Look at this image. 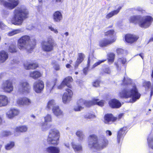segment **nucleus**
<instances>
[{"label":"nucleus","mask_w":153,"mask_h":153,"mask_svg":"<svg viewBox=\"0 0 153 153\" xmlns=\"http://www.w3.org/2000/svg\"><path fill=\"white\" fill-rule=\"evenodd\" d=\"M130 79L127 76H124L123 81V84L127 86L119 93V96L121 98H127L132 97L129 102H134L139 99L140 97L136 85L131 83Z\"/></svg>","instance_id":"f257e3e1"},{"label":"nucleus","mask_w":153,"mask_h":153,"mask_svg":"<svg viewBox=\"0 0 153 153\" xmlns=\"http://www.w3.org/2000/svg\"><path fill=\"white\" fill-rule=\"evenodd\" d=\"M108 140L103 135L98 137L94 134L90 135L88 137V146L91 148H93L98 151H100L106 147L108 144Z\"/></svg>","instance_id":"f03ea898"},{"label":"nucleus","mask_w":153,"mask_h":153,"mask_svg":"<svg viewBox=\"0 0 153 153\" xmlns=\"http://www.w3.org/2000/svg\"><path fill=\"white\" fill-rule=\"evenodd\" d=\"M29 16V12L27 9L17 7L14 10L12 23L15 25H21L24 20L28 18Z\"/></svg>","instance_id":"7ed1b4c3"},{"label":"nucleus","mask_w":153,"mask_h":153,"mask_svg":"<svg viewBox=\"0 0 153 153\" xmlns=\"http://www.w3.org/2000/svg\"><path fill=\"white\" fill-rule=\"evenodd\" d=\"M30 40V37L28 36L25 35L22 36L18 41V46L20 49H25L27 52L31 53L35 48L36 45V39H33L28 44L27 42Z\"/></svg>","instance_id":"20e7f679"},{"label":"nucleus","mask_w":153,"mask_h":153,"mask_svg":"<svg viewBox=\"0 0 153 153\" xmlns=\"http://www.w3.org/2000/svg\"><path fill=\"white\" fill-rule=\"evenodd\" d=\"M130 23L138 25L141 27L147 28L152 24L153 18L151 16H146L142 17L140 15H133L131 16L129 19Z\"/></svg>","instance_id":"39448f33"},{"label":"nucleus","mask_w":153,"mask_h":153,"mask_svg":"<svg viewBox=\"0 0 153 153\" xmlns=\"http://www.w3.org/2000/svg\"><path fill=\"white\" fill-rule=\"evenodd\" d=\"M54 40L51 37H48L46 41H42L41 43V47L42 50L45 52H49L53 50L56 45Z\"/></svg>","instance_id":"423d86ee"},{"label":"nucleus","mask_w":153,"mask_h":153,"mask_svg":"<svg viewBox=\"0 0 153 153\" xmlns=\"http://www.w3.org/2000/svg\"><path fill=\"white\" fill-rule=\"evenodd\" d=\"M59 133L57 129L51 130L49 133L47 141L49 144L57 145L59 142Z\"/></svg>","instance_id":"0eeeda50"},{"label":"nucleus","mask_w":153,"mask_h":153,"mask_svg":"<svg viewBox=\"0 0 153 153\" xmlns=\"http://www.w3.org/2000/svg\"><path fill=\"white\" fill-rule=\"evenodd\" d=\"M44 88V84L42 80L36 81L33 84V90L37 93H41L43 91Z\"/></svg>","instance_id":"6e6552de"},{"label":"nucleus","mask_w":153,"mask_h":153,"mask_svg":"<svg viewBox=\"0 0 153 153\" xmlns=\"http://www.w3.org/2000/svg\"><path fill=\"white\" fill-rule=\"evenodd\" d=\"M31 100L26 97H19L17 99L16 102L13 104L19 106H28L31 103Z\"/></svg>","instance_id":"1a4fd4ad"},{"label":"nucleus","mask_w":153,"mask_h":153,"mask_svg":"<svg viewBox=\"0 0 153 153\" xmlns=\"http://www.w3.org/2000/svg\"><path fill=\"white\" fill-rule=\"evenodd\" d=\"M139 38V37L138 35L135 34H127L125 36V41L131 44L136 42Z\"/></svg>","instance_id":"9d476101"},{"label":"nucleus","mask_w":153,"mask_h":153,"mask_svg":"<svg viewBox=\"0 0 153 153\" xmlns=\"http://www.w3.org/2000/svg\"><path fill=\"white\" fill-rule=\"evenodd\" d=\"M30 86L27 82H21L19 85V91L23 94H27L30 92Z\"/></svg>","instance_id":"9b49d317"},{"label":"nucleus","mask_w":153,"mask_h":153,"mask_svg":"<svg viewBox=\"0 0 153 153\" xmlns=\"http://www.w3.org/2000/svg\"><path fill=\"white\" fill-rule=\"evenodd\" d=\"M65 90L66 92L64 94L62 97L63 102L65 104L68 103L71 100L73 94L71 89L67 88Z\"/></svg>","instance_id":"f8f14e48"},{"label":"nucleus","mask_w":153,"mask_h":153,"mask_svg":"<svg viewBox=\"0 0 153 153\" xmlns=\"http://www.w3.org/2000/svg\"><path fill=\"white\" fill-rule=\"evenodd\" d=\"M73 80L71 77L68 76L66 77L63 80L60 85L58 86V89H62L65 86H67L69 88H71L72 87L70 83L73 81Z\"/></svg>","instance_id":"ddd939ff"},{"label":"nucleus","mask_w":153,"mask_h":153,"mask_svg":"<svg viewBox=\"0 0 153 153\" xmlns=\"http://www.w3.org/2000/svg\"><path fill=\"white\" fill-rule=\"evenodd\" d=\"M116 40V39L115 38L111 39L104 38L99 41V45L101 47H106L114 42Z\"/></svg>","instance_id":"4468645a"},{"label":"nucleus","mask_w":153,"mask_h":153,"mask_svg":"<svg viewBox=\"0 0 153 153\" xmlns=\"http://www.w3.org/2000/svg\"><path fill=\"white\" fill-rule=\"evenodd\" d=\"M53 21L55 22H59L63 19V16L61 12L59 11H55L52 15Z\"/></svg>","instance_id":"2eb2a0df"},{"label":"nucleus","mask_w":153,"mask_h":153,"mask_svg":"<svg viewBox=\"0 0 153 153\" xmlns=\"http://www.w3.org/2000/svg\"><path fill=\"white\" fill-rule=\"evenodd\" d=\"M109 106L112 108H119L121 105V102L116 99H112L109 102Z\"/></svg>","instance_id":"dca6fc26"},{"label":"nucleus","mask_w":153,"mask_h":153,"mask_svg":"<svg viewBox=\"0 0 153 153\" xmlns=\"http://www.w3.org/2000/svg\"><path fill=\"white\" fill-rule=\"evenodd\" d=\"M56 79H55L53 81H47L46 86V89L48 91L51 92L54 86L56 85Z\"/></svg>","instance_id":"f3484780"},{"label":"nucleus","mask_w":153,"mask_h":153,"mask_svg":"<svg viewBox=\"0 0 153 153\" xmlns=\"http://www.w3.org/2000/svg\"><path fill=\"white\" fill-rule=\"evenodd\" d=\"M1 88L6 92H10V80H4L1 86Z\"/></svg>","instance_id":"a211bd4d"},{"label":"nucleus","mask_w":153,"mask_h":153,"mask_svg":"<svg viewBox=\"0 0 153 153\" xmlns=\"http://www.w3.org/2000/svg\"><path fill=\"white\" fill-rule=\"evenodd\" d=\"M126 130L127 128L124 127L121 128L118 131L117 135V140L118 143H120V140L126 133Z\"/></svg>","instance_id":"6ab92c4d"},{"label":"nucleus","mask_w":153,"mask_h":153,"mask_svg":"<svg viewBox=\"0 0 153 153\" xmlns=\"http://www.w3.org/2000/svg\"><path fill=\"white\" fill-rule=\"evenodd\" d=\"M117 118L113 117L112 114H107L105 115L104 117V122L105 123H109L111 121L116 120Z\"/></svg>","instance_id":"aec40b11"},{"label":"nucleus","mask_w":153,"mask_h":153,"mask_svg":"<svg viewBox=\"0 0 153 153\" xmlns=\"http://www.w3.org/2000/svg\"><path fill=\"white\" fill-rule=\"evenodd\" d=\"M92 102L91 101H86L82 99H80L77 101V105H84L87 107H89L90 105L92 104Z\"/></svg>","instance_id":"412c9836"},{"label":"nucleus","mask_w":153,"mask_h":153,"mask_svg":"<svg viewBox=\"0 0 153 153\" xmlns=\"http://www.w3.org/2000/svg\"><path fill=\"white\" fill-rule=\"evenodd\" d=\"M8 58L7 53L4 50L0 51V63L4 62Z\"/></svg>","instance_id":"4be33fe9"},{"label":"nucleus","mask_w":153,"mask_h":153,"mask_svg":"<svg viewBox=\"0 0 153 153\" xmlns=\"http://www.w3.org/2000/svg\"><path fill=\"white\" fill-rule=\"evenodd\" d=\"M45 151L48 153H59L60 149L57 147L50 146L47 148Z\"/></svg>","instance_id":"5701e85b"},{"label":"nucleus","mask_w":153,"mask_h":153,"mask_svg":"<svg viewBox=\"0 0 153 153\" xmlns=\"http://www.w3.org/2000/svg\"><path fill=\"white\" fill-rule=\"evenodd\" d=\"M8 103L7 97L4 95H0V107L6 106Z\"/></svg>","instance_id":"b1692460"},{"label":"nucleus","mask_w":153,"mask_h":153,"mask_svg":"<svg viewBox=\"0 0 153 153\" xmlns=\"http://www.w3.org/2000/svg\"><path fill=\"white\" fill-rule=\"evenodd\" d=\"M143 84V86L145 88L146 90H150V96H152L153 95V84L151 85L150 82L149 81H144Z\"/></svg>","instance_id":"393cba45"},{"label":"nucleus","mask_w":153,"mask_h":153,"mask_svg":"<svg viewBox=\"0 0 153 153\" xmlns=\"http://www.w3.org/2000/svg\"><path fill=\"white\" fill-rule=\"evenodd\" d=\"M52 110L54 114L57 117H62L63 115V111L60 109L58 105L56 106Z\"/></svg>","instance_id":"a878e982"},{"label":"nucleus","mask_w":153,"mask_h":153,"mask_svg":"<svg viewBox=\"0 0 153 153\" xmlns=\"http://www.w3.org/2000/svg\"><path fill=\"white\" fill-rule=\"evenodd\" d=\"M122 7L120 6L117 9L111 11L105 17L107 19H109L113 16L117 15L121 9Z\"/></svg>","instance_id":"bb28decb"},{"label":"nucleus","mask_w":153,"mask_h":153,"mask_svg":"<svg viewBox=\"0 0 153 153\" xmlns=\"http://www.w3.org/2000/svg\"><path fill=\"white\" fill-rule=\"evenodd\" d=\"M58 105L56 104V101L52 99L48 101L46 108L47 109L50 110L52 109L53 110L54 108Z\"/></svg>","instance_id":"cd10ccee"},{"label":"nucleus","mask_w":153,"mask_h":153,"mask_svg":"<svg viewBox=\"0 0 153 153\" xmlns=\"http://www.w3.org/2000/svg\"><path fill=\"white\" fill-rule=\"evenodd\" d=\"M85 57V56L83 53H79L78 57L75 63V67H78L83 61Z\"/></svg>","instance_id":"c85d7f7f"},{"label":"nucleus","mask_w":153,"mask_h":153,"mask_svg":"<svg viewBox=\"0 0 153 153\" xmlns=\"http://www.w3.org/2000/svg\"><path fill=\"white\" fill-rule=\"evenodd\" d=\"M126 63L127 61L126 59L123 57H121L117 59V61L114 62V65L117 67H119L121 64L124 65L126 64Z\"/></svg>","instance_id":"c756f323"},{"label":"nucleus","mask_w":153,"mask_h":153,"mask_svg":"<svg viewBox=\"0 0 153 153\" xmlns=\"http://www.w3.org/2000/svg\"><path fill=\"white\" fill-rule=\"evenodd\" d=\"M116 35V33L114 30L111 29L107 31L104 33V36L107 37H110L111 38H115L116 39L115 37H113Z\"/></svg>","instance_id":"7c9ffc66"},{"label":"nucleus","mask_w":153,"mask_h":153,"mask_svg":"<svg viewBox=\"0 0 153 153\" xmlns=\"http://www.w3.org/2000/svg\"><path fill=\"white\" fill-rule=\"evenodd\" d=\"M27 126L22 125L16 127L15 129V130L17 132H24L27 131Z\"/></svg>","instance_id":"2f4dec72"},{"label":"nucleus","mask_w":153,"mask_h":153,"mask_svg":"<svg viewBox=\"0 0 153 153\" xmlns=\"http://www.w3.org/2000/svg\"><path fill=\"white\" fill-rule=\"evenodd\" d=\"M107 59L109 64H111L113 63L115 58V54L113 53H110L107 54Z\"/></svg>","instance_id":"473e14b6"},{"label":"nucleus","mask_w":153,"mask_h":153,"mask_svg":"<svg viewBox=\"0 0 153 153\" xmlns=\"http://www.w3.org/2000/svg\"><path fill=\"white\" fill-rule=\"evenodd\" d=\"M71 145L75 152H80L82 150V147L80 145L76 144L72 142L71 143Z\"/></svg>","instance_id":"72a5a7b5"},{"label":"nucleus","mask_w":153,"mask_h":153,"mask_svg":"<svg viewBox=\"0 0 153 153\" xmlns=\"http://www.w3.org/2000/svg\"><path fill=\"white\" fill-rule=\"evenodd\" d=\"M19 113V110L17 109H11L10 110V118L17 115Z\"/></svg>","instance_id":"f704fd0d"},{"label":"nucleus","mask_w":153,"mask_h":153,"mask_svg":"<svg viewBox=\"0 0 153 153\" xmlns=\"http://www.w3.org/2000/svg\"><path fill=\"white\" fill-rule=\"evenodd\" d=\"M41 75V73L38 71L32 72L30 74V77L34 79L39 77Z\"/></svg>","instance_id":"c9c22d12"},{"label":"nucleus","mask_w":153,"mask_h":153,"mask_svg":"<svg viewBox=\"0 0 153 153\" xmlns=\"http://www.w3.org/2000/svg\"><path fill=\"white\" fill-rule=\"evenodd\" d=\"M19 4V0H10V9H12L15 8Z\"/></svg>","instance_id":"e433bc0d"},{"label":"nucleus","mask_w":153,"mask_h":153,"mask_svg":"<svg viewBox=\"0 0 153 153\" xmlns=\"http://www.w3.org/2000/svg\"><path fill=\"white\" fill-rule=\"evenodd\" d=\"M39 126L41 127V129L42 131H45L48 130L50 127V126L48 125L47 123L43 122L39 124Z\"/></svg>","instance_id":"4c0bfd02"},{"label":"nucleus","mask_w":153,"mask_h":153,"mask_svg":"<svg viewBox=\"0 0 153 153\" xmlns=\"http://www.w3.org/2000/svg\"><path fill=\"white\" fill-rule=\"evenodd\" d=\"M147 142L149 147L153 149V136L150 135L148 137Z\"/></svg>","instance_id":"58836bf2"},{"label":"nucleus","mask_w":153,"mask_h":153,"mask_svg":"<svg viewBox=\"0 0 153 153\" xmlns=\"http://www.w3.org/2000/svg\"><path fill=\"white\" fill-rule=\"evenodd\" d=\"M76 134L79 137L80 140H82L85 138V136L83 134L82 132L80 131H78L76 133Z\"/></svg>","instance_id":"ea45409f"},{"label":"nucleus","mask_w":153,"mask_h":153,"mask_svg":"<svg viewBox=\"0 0 153 153\" xmlns=\"http://www.w3.org/2000/svg\"><path fill=\"white\" fill-rule=\"evenodd\" d=\"M85 118L87 119H92L95 118L94 115L90 113H87L84 116Z\"/></svg>","instance_id":"a19ab883"},{"label":"nucleus","mask_w":153,"mask_h":153,"mask_svg":"<svg viewBox=\"0 0 153 153\" xmlns=\"http://www.w3.org/2000/svg\"><path fill=\"white\" fill-rule=\"evenodd\" d=\"M0 4L3 5L5 8L10 7V3L4 1V0H0Z\"/></svg>","instance_id":"79ce46f5"},{"label":"nucleus","mask_w":153,"mask_h":153,"mask_svg":"<svg viewBox=\"0 0 153 153\" xmlns=\"http://www.w3.org/2000/svg\"><path fill=\"white\" fill-rule=\"evenodd\" d=\"M44 119L45 122H44V123H47L48 122H51L52 120L51 116L50 114H47L44 117Z\"/></svg>","instance_id":"37998d69"},{"label":"nucleus","mask_w":153,"mask_h":153,"mask_svg":"<svg viewBox=\"0 0 153 153\" xmlns=\"http://www.w3.org/2000/svg\"><path fill=\"white\" fill-rule=\"evenodd\" d=\"M116 52L117 55H119L123 54L125 52V51L121 48H118L116 50Z\"/></svg>","instance_id":"c03bdc74"},{"label":"nucleus","mask_w":153,"mask_h":153,"mask_svg":"<svg viewBox=\"0 0 153 153\" xmlns=\"http://www.w3.org/2000/svg\"><path fill=\"white\" fill-rule=\"evenodd\" d=\"M21 32V30L19 29L13 30L10 31V36H12L15 34L19 33Z\"/></svg>","instance_id":"a18cd8bd"},{"label":"nucleus","mask_w":153,"mask_h":153,"mask_svg":"<svg viewBox=\"0 0 153 153\" xmlns=\"http://www.w3.org/2000/svg\"><path fill=\"white\" fill-rule=\"evenodd\" d=\"M106 61V59H103L101 60H99L97 62L95 63L93 65V67H96L100 65L101 63Z\"/></svg>","instance_id":"49530a36"},{"label":"nucleus","mask_w":153,"mask_h":153,"mask_svg":"<svg viewBox=\"0 0 153 153\" xmlns=\"http://www.w3.org/2000/svg\"><path fill=\"white\" fill-rule=\"evenodd\" d=\"M99 99H96L95 100V101L97 102V104L100 106H103L105 102V101L103 100H101L99 102H97V101Z\"/></svg>","instance_id":"de8ad7c7"},{"label":"nucleus","mask_w":153,"mask_h":153,"mask_svg":"<svg viewBox=\"0 0 153 153\" xmlns=\"http://www.w3.org/2000/svg\"><path fill=\"white\" fill-rule=\"evenodd\" d=\"M100 81L99 80H97L93 82V85L95 87H98L99 86Z\"/></svg>","instance_id":"09e8293b"},{"label":"nucleus","mask_w":153,"mask_h":153,"mask_svg":"<svg viewBox=\"0 0 153 153\" xmlns=\"http://www.w3.org/2000/svg\"><path fill=\"white\" fill-rule=\"evenodd\" d=\"M82 107L81 106L77 105V106H75L74 109L76 111H79L82 109Z\"/></svg>","instance_id":"8fccbe9b"},{"label":"nucleus","mask_w":153,"mask_h":153,"mask_svg":"<svg viewBox=\"0 0 153 153\" xmlns=\"http://www.w3.org/2000/svg\"><path fill=\"white\" fill-rule=\"evenodd\" d=\"M136 10L139 13H142L145 12V10H143L142 8L139 7L137 8Z\"/></svg>","instance_id":"3c124183"},{"label":"nucleus","mask_w":153,"mask_h":153,"mask_svg":"<svg viewBox=\"0 0 153 153\" xmlns=\"http://www.w3.org/2000/svg\"><path fill=\"white\" fill-rule=\"evenodd\" d=\"M39 65L36 63H32L29 64L28 65V66L26 67H38Z\"/></svg>","instance_id":"603ef678"},{"label":"nucleus","mask_w":153,"mask_h":153,"mask_svg":"<svg viewBox=\"0 0 153 153\" xmlns=\"http://www.w3.org/2000/svg\"><path fill=\"white\" fill-rule=\"evenodd\" d=\"M48 28L51 31H53L56 33H58L57 30L56 29H54V28L52 27L51 26H49Z\"/></svg>","instance_id":"864d4df0"},{"label":"nucleus","mask_w":153,"mask_h":153,"mask_svg":"<svg viewBox=\"0 0 153 153\" xmlns=\"http://www.w3.org/2000/svg\"><path fill=\"white\" fill-rule=\"evenodd\" d=\"M17 52V51L16 50L15 47H14L13 46H11V47H10V53H14L16 52Z\"/></svg>","instance_id":"5fc2aeb1"},{"label":"nucleus","mask_w":153,"mask_h":153,"mask_svg":"<svg viewBox=\"0 0 153 153\" xmlns=\"http://www.w3.org/2000/svg\"><path fill=\"white\" fill-rule=\"evenodd\" d=\"M106 134L107 136H110L112 135L111 131L109 130H107L106 131Z\"/></svg>","instance_id":"6e6d98bb"},{"label":"nucleus","mask_w":153,"mask_h":153,"mask_svg":"<svg viewBox=\"0 0 153 153\" xmlns=\"http://www.w3.org/2000/svg\"><path fill=\"white\" fill-rule=\"evenodd\" d=\"M104 72L106 73L109 74L110 72V71L109 68H106L104 70Z\"/></svg>","instance_id":"4d7b16f0"},{"label":"nucleus","mask_w":153,"mask_h":153,"mask_svg":"<svg viewBox=\"0 0 153 153\" xmlns=\"http://www.w3.org/2000/svg\"><path fill=\"white\" fill-rule=\"evenodd\" d=\"M88 68H85L83 70L84 73L85 74H86L87 73V72L88 71Z\"/></svg>","instance_id":"13d9d810"},{"label":"nucleus","mask_w":153,"mask_h":153,"mask_svg":"<svg viewBox=\"0 0 153 153\" xmlns=\"http://www.w3.org/2000/svg\"><path fill=\"white\" fill-rule=\"evenodd\" d=\"M9 132L7 131H4L3 133V135L4 136H7L9 134Z\"/></svg>","instance_id":"bf43d9fd"},{"label":"nucleus","mask_w":153,"mask_h":153,"mask_svg":"<svg viewBox=\"0 0 153 153\" xmlns=\"http://www.w3.org/2000/svg\"><path fill=\"white\" fill-rule=\"evenodd\" d=\"M90 59L89 57L88 59V61H87V67H89L90 66Z\"/></svg>","instance_id":"052dcab7"},{"label":"nucleus","mask_w":153,"mask_h":153,"mask_svg":"<svg viewBox=\"0 0 153 153\" xmlns=\"http://www.w3.org/2000/svg\"><path fill=\"white\" fill-rule=\"evenodd\" d=\"M52 64L53 65H55L56 67H59V65L57 64V62L55 61H53L52 62Z\"/></svg>","instance_id":"680f3d73"},{"label":"nucleus","mask_w":153,"mask_h":153,"mask_svg":"<svg viewBox=\"0 0 153 153\" xmlns=\"http://www.w3.org/2000/svg\"><path fill=\"white\" fill-rule=\"evenodd\" d=\"M15 145L14 143L13 142H10V149L14 147Z\"/></svg>","instance_id":"e2e57ef3"},{"label":"nucleus","mask_w":153,"mask_h":153,"mask_svg":"<svg viewBox=\"0 0 153 153\" xmlns=\"http://www.w3.org/2000/svg\"><path fill=\"white\" fill-rule=\"evenodd\" d=\"M5 149L7 150H9L10 149V144H7L5 146Z\"/></svg>","instance_id":"0e129e2a"},{"label":"nucleus","mask_w":153,"mask_h":153,"mask_svg":"<svg viewBox=\"0 0 153 153\" xmlns=\"http://www.w3.org/2000/svg\"><path fill=\"white\" fill-rule=\"evenodd\" d=\"M123 114H120L118 116V118L120 119H121L123 116Z\"/></svg>","instance_id":"69168bd1"},{"label":"nucleus","mask_w":153,"mask_h":153,"mask_svg":"<svg viewBox=\"0 0 153 153\" xmlns=\"http://www.w3.org/2000/svg\"><path fill=\"white\" fill-rule=\"evenodd\" d=\"M139 55L141 57L142 59H143V53H140Z\"/></svg>","instance_id":"338daca9"},{"label":"nucleus","mask_w":153,"mask_h":153,"mask_svg":"<svg viewBox=\"0 0 153 153\" xmlns=\"http://www.w3.org/2000/svg\"><path fill=\"white\" fill-rule=\"evenodd\" d=\"M13 89V86L12 85V84L10 82V92Z\"/></svg>","instance_id":"774afa93"}]
</instances>
